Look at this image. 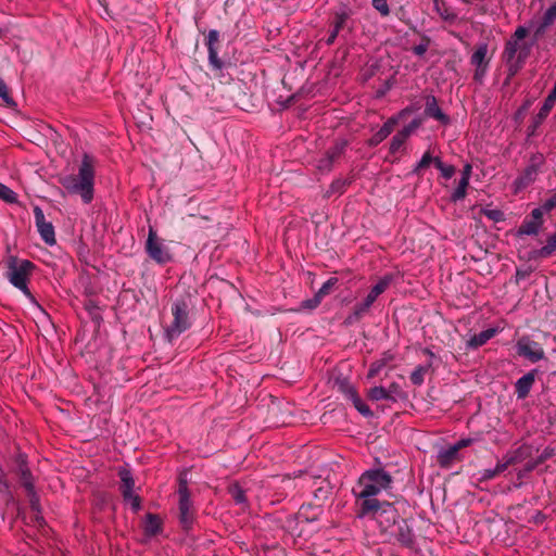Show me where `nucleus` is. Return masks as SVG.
Returning a JSON list of instances; mask_svg holds the SVG:
<instances>
[{
  "mask_svg": "<svg viewBox=\"0 0 556 556\" xmlns=\"http://www.w3.org/2000/svg\"><path fill=\"white\" fill-rule=\"evenodd\" d=\"M392 483V476L382 468L364 471L353 488V494L356 498L357 517H367L371 509L382 503L377 498V495L382 491L391 489Z\"/></svg>",
  "mask_w": 556,
  "mask_h": 556,
  "instance_id": "f257e3e1",
  "label": "nucleus"
},
{
  "mask_svg": "<svg viewBox=\"0 0 556 556\" xmlns=\"http://www.w3.org/2000/svg\"><path fill=\"white\" fill-rule=\"evenodd\" d=\"M61 185L72 194H79L84 203L93 199L94 160L89 154L83 155L77 175H67L60 180Z\"/></svg>",
  "mask_w": 556,
  "mask_h": 556,
  "instance_id": "f03ea898",
  "label": "nucleus"
},
{
  "mask_svg": "<svg viewBox=\"0 0 556 556\" xmlns=\"http://www.w3.org/2000/svg\"><path fill=\"white\" fill-rule=\"evenodd\" d=\"M190 295L177 298L170 307L173 315L172 323L165 329L166 338L169 342L176 340L181 333L192 326Z\"/></svg>",
  "mask_w": 556,
  "mask_h": 556,
  "instance_id": "7ed1b4c3",
  "label": "nucleus"
},
{
  "mask_svg": "<svg viewBox=\"0 0 556 556\" xmlns=\"http://www.w3.org/2000/svg\"><path fill=\"white\" fill-rule=\"evenodd\" d=\"M35 268V264L28 260L9 256L5 262V278L27 298L33 299L27 282Z\"/></svg>",
  "mask_w": 556,
  "mask_h": 556,
  "instance_id": "20e7f679",
  "label": "nucleus"
},
{
  "mask_svg": "<svg viewBox=\"0 0 556 556\" xmlns=\"http://www.w3.org/2000/svg\"><path fill=\"white\" fill-rule=\"evenodd\" d=\"M391 283V277L386 276L381 278L369 291L366 298L357 303L352 313L346 317L345 324L353 325L359 321L370 309L377 298L382 294Z\"/></svg>",
  "mask_w": 556,
  "mask_h": 556,
  "instance_id": "39448f33",
  "label": "nucleus"
},
{
  "mask_svg": "<svg viewBox=\"0 0 556 556\" xmlns=\"http://www.w3.org/2000/svg\"><path fill=\"white\" fill-rule=\"evenodd\" d=\"M376 520L380 531L388 534L396 523L400 521L401 514L400 508L395 506V503L382 501L376 508L371 509L369 515Z\"/></svg>",
  "mask_w": 556,
  "mask_h": 556,
  "instance_id": "423d86ee",
  "label": "nucleus"
},
{
  "mask_svg": "<svg viewBox=\"0 0 556 556\" xmlns=\"http://www.w3.org/2000/svg\"><path fill=\"white\" fill-rule=\"evenodd\" d=\"M148 256L160 265L167 264L172 261V254L164 241L159 238L156 230L149 228L148 238L144 244Z\"/></svg>",
  "mask_w": 556,
  "mask_h": 556,
  "instance_id": "0eeeda50",
  "label": "nucleus"
},
{
  "mask_svg": "<svg viewBox=\"0 0 556 556\" xmlns=\"http://www.w3.org/2000/svg\"><path fill=\"white\" fill-rule=\"evenodd\" d=\"M389 540L394 539L401 545L405 547H413L415 544V534L412 527L408 525L407 519L401 518L396 523L395 528L391 530L388 534Z\"/></svg>",
  "mask_w": 556,
  "mask_h": 556,
  "instance_id": "6e6552de",
  "label": "nucleus"
},
{
  "mask_svg": "<svg viewBox=\"0 0 556 556\" xmlns=\"http://www.w3.org/2000/svg\"><path fill=\"white\" fill-rule=\"evenodd\" d=\"M516 348L518 355L526 357L531 363L539 362L545 357L542 345L528 338H521L518 340Z\"/></svg>",
  "mask_w": 556,
  "mask_h": 556,
  "instance_id": "1a4fd4ad",
  "label": "nucleus"
},
{
  "mask_svg": "<svg viewBox=\"0 0 556 556\" xmlns=\"http://www.w3.org/2000/svg\"><path fill=\"white\" fill-rule=\"evenodd\" d=\"M34 217L37 230L45 243L53 245L55 243V233L53 225L46 219L43 211L39 206H35Z\"/></svg>",
  "mask_w": 556,
  "mask_h": 556,
  "instance_id": "9d476101",
  "label": "nucleus"
},
{
  "mask_svg": "<svg viewBox=\"0 0 556 556\" xmlns=\"http://www.w3.org/2000/svg\"><path fill=\"white\" fill-rule=\"evenodd\" d=\"M205 45L208 51V63L213 70L220 71L224 67V62L218 58L219 49V33L218 30L212 29L208 31L205 40Z\"/></svg>",
  "mask_w": 556,
  "mask_h": 556,
  "instance_id": "9b49d317",
  "label": "nucleus"
},
{
  "mask_svg": "<svg viewBox=\"0 0 556 556\" xmlns=\"http://www.w3.org/2000/svg\"><path fill=\"white\" fill-rule=\"evenodd\" d=\"M544 157L542 154H534L530 159L529 165L523 169L522 174L518 177L517 184L520 187H527L534 181L540 166L543 164Z\"/></svg>",
  "mask_w": 556,
  "mask_h": 556,
  "instance_id": "f8f14e48",
  "label": "nucleus"
},
{
  "mask_svg": "<svg viewBox=\"0 0 556 556\" xmlns=\"http://www.w3.org/2000/svg\"><path fill=\"white\" fill-rule=\"evenodd\" d=\"M179 521L185 531L192 528L194 510L190 496H179Z\"/></svg>",
  "mask_w": 556,
  "mask_h": 556,
  "instance_id": "ddd939ff",
  "label": "nucleus"
},
{
  "mask_svg": "<svg viewBox=\"0 0 556 556\" xmlns=\"http://www.w3.org/2000/svg\"><path fill=\"white\" fill-rule=\"evenodd\" d=\"M424 113L427 117L433 118L443 125H447L451 121L448 115L440 109L437 98L432 94L426 97Z\"/></svg>",
  "mask_w": 556,
  "mask_h": 556,
  "instance_id": "4468645a",
  "label": "nucleus"
},
{
  "mask_svg": "<svg viewBox=\"0 0 556 556\" xmlns=\"http://www.w3.org/2000/svg\"><path fill=\"white\" fill-rule=\"evenodd\" d=\"M538 370L532 369L522 377H520L515 383V392L518 399H526L535 381V375Z\"/></svg>",
  "mask_w": 556,
  "mask_h": 556,
  "instance_id": "2eb2a0df",
  "label": "nucleus"
},
{
  "mask_svg": "<svg viewBox=\"0 0 556 556\" xmlns=\"http://www.w3.org/2000/svg\"><path fill=\"white\" fill-rule=\"evenodd\" d=\"M350 18V14L346 11L337 12L333 16V21L331 23L332 30L326 39L327 46H332L339 35V33L344 29L348 20Z\"/></svg>",
  "mask_w": 556,
  "mask_h": 556,
  "instance_id": "dca6fc26",
  "label": "nucleus"
},
{
  "mask_svg": "<svg viewBox=\"0 0 556 556\" xmlns=\"http://www.w3.org/2000/svg\"><path fill=\"white\" fill-rule=\"evenodd\" d=\"M321 514V504L313 505H302L296 514V519L299 522H314L319 519V516Z\"/></svg>",
  "mask_w": 556,
  "mask_h": 556,
  "instance_id": "f3484780",
  "label": "nucleus"
},
{
  "mask_svg": "<svg viewBox=\"0 0 556 556\" xmlns=\"http://www.w3.org/2000/svg\"><path fill=\"white\" fill-rule=\"evenodd\" d=\"M118 477L121 479L119 491L124 497H130L134 494L135 489V480L130 469L121 467L118 469Z\"/></svg>",
  "mask_w": 556,
  "mask_h": 556,
  "instance_id": "a211bd4d",
  "label": "nucleus"
},
{
  "mask_svg": "<svg viewBox=\"0 0 556 556\" xmlns=\"http://www.w3.org/2000/svg\"><path fill=\"white\" fill-rule=\"evenodd\" d=\"M437 459L441 467L450 468L453 464L460 459L459 451L454 444L450 445L446 448L439 451Z\"/></svg>",
  "mask_w": 556,
  "mask_h": 556,
  "instance_id": "6ab92c4d",
  "label": "nucleus"
},
{
  "mask_svg": "<svg viewBox=\"0 0 556 556\" xmlns=\"http://www.w3.org/2000/svg\"><path fill=\"white\" fill-rule=\"evenodd\" d=\"M397 124V119L395 117L389 118L382 127L371 136L368 140V146L376 147L381 143L384 139H387L392 131L394 130L395 125Z\"/></svg>",
  "mask_w": 556,
  "mask_h": 556,
  "instance_id": "aec40b11",
  "label": "nucleus"
},
{
  "mask_svg": "<svg viewBox=\"0 0 556 556\" xmlns=\"http://www.w3.org/2000/svg\"><path fill=\"white\" fill-rule=\"evenodd\" d=\"M162 532V520L155 514H147L143 523V533L148 538L155 536Z\"/></svg>",
  "mask_w": 556,
  "mask_h": 556,
  "instance_id": "412c9836",
  "label": "nucleus"
},
{
  "mask_svg": "<svg viewBox=\"0 0 556 556\" xmlns=\"http://www.w3.org/2000/svg\"><path fill=\"white\" fill-rule=\"evenodd\" d=\"M497 333L496 328H489L480 333L473 334L468 341H467V349L476 350L482 345H484L489 340H491L495 334Z\"/></svg>",
  "mask_w": 556,
  "mask_h": 556,
  "instance_id": "4be33fe9",
  "label": "nucleus"
},
{
  "mask_svg": "<svg viewBox=\"0 0 556 556\" xmlns=\"http://www.w3.org/2000/svg\"><path fill=\"white\" fill-rule=\"evenodd\" d=\"M532 43L518 42L517 61L515 65H510V76L516 75L523 66L526 60L530 55Z\"/></svg>",
  "mask_w": 556,
  "mask_h": 556,
  "instance_id": "5701e85b",
  "label": "nucleus"
},
{
  "mask_svg": "<svg viewBox=\"0 0 556 556\" xmlns=\"http://www.w3.org/2000/svg\"><path fill=\"white\" fill-rule=\"evenodd\" d=\"M17 473L20 477V482L24 486L26 492L35 490L33 475L24 459H21L18 464Z\"/></svg>",
  "mask_w": 556,
  "mask_h": 556,
  "instance_id": "b1692460",
  "label": "nucleus"
},
{
  "mask_svg": "<svg viewBox=\"0 0 556 556\" xmlns=\"http://www.w3.org/2000/svg\"><path fill=\"white\" fill-rule=\"evenodd\" d=\"M517 53H518V42L517 40H509L506 42L503 58L506 62V65L508 67V73L510 74V65H515L517 61Z\"/></svg>",
  "mask_w": 556,
  "mask_h": 556,
  "instance_id": "393cba45",
  "label": "nucleus"
},
{
  "mask_svg": "<svg viewBox=\"0 0 556 556\" xmlns=\"http://www.w3.org/2000/svg\"><path fill=\"white\" fill-rule=\"evenodd\" d=\"M530 456V447L520 446L517 450L505 455L509 466H514L525 462Z\"/></svg>",
  "mask_w": 556,
  "mask_h": 556,
  "instance_id": "a878e982",
  "label": "nucleus"
},
{
  "mask_svg": "<svg viewBox=\"0 0 556 556\" xmlns=\"http://www.w3.org/2000/svg\"><path fill=\"white\" fill-rule=\"evenodd\" d=\"M346 142H337L333 147L329 148L325 155V162H328L329 169L332 168L333 163L341 157L344 152Z\"/></svg>",
  "mask_w": 556,
  "mask_h": 556,
  "instance_id": "bb28decb",
  "label": "nucleus"
},
{
  "mask_svg": "<svg viewBox=\"0 0 556 556\" xmlns=\"http://www.w3.org/2000/svg\"><path fill=\"white\" fill-rule=\"evenodd\" d=\"M393 359V355L390 352L383 353L382 357L374 362L368 370V378H374L380 374V371Z\"/></svg>",
  "mask_w": 556,
  "mask_h": 556,
  "instance_id": "cd10ccee",
  "label": "nucleus"
},
{
  "mask_svg": "<svg viewBox=\"0 0 556 556\" xmlns=\"http://www.w3.org/2000/svg\"><path fill=\"white\" fill-rule=\"evenodd\" d=\"M486 54H488V46L485 43L478 46L470 58V63L475 66L489 65V60H486Z\"/></svg>",
  "mask_w": 556,
  "mask_h": 556,
  "instance_id": "c85d7f7f",
  "label": "nucleus"
},
{
  "mask_svg": "<svg viewBox=\"0 0 556 556\" xmlns=\"http://www.w3.org/2000/svg\"><path fill=\"white\" fill-rule=\"evenodd\" d=\"M541 226L539 222L526 217L518 229V233L528 236L538 235Z\"/></svg>",
  "mask_w": 556,
  "mask_h": 556,
  "instance_id": "c756f323",
  "label": "nucleus"
},
{
  "mask_svg": "<svg viewBox=\"0 0 556 556\" xmlns=\"http://www.w3.org/2000/svg\"><path fill=\"white\" fill-rule=\"evenodd\" d=\"M556 250V231L547 238L546 244L542 247L536 255L539 257H548Z\"/></svg>",
  "mask_w": 556,
  "mask_h": 556,
  "instance_id": "7c9ffc66",
  "label": "nucleus"
},
{
  "mask_svg": "<svg viewBox=\"0 0 556 556\" xmlns=\"http://www.w3.org/2000/svg\"><path fill=\"white\" fill-rule=\"evenodd\" d=\"M338 389L348 401H351L358 394L356 389L348 380L338 381Z\"/></svg>",
  "mask_w": 556,
  "mask_h": 556,
  "instance_id": "2f4dec72",
  "label": "nucleus"
},
{
  "mask_svg": "<svg viewBox=\"0 0 556 556\" xmlns=\"http://www.w3.org/2000/svg\"><path fill=\"white\" fill-rule=\"evenodd\" d=\"M0 100L8 108H13L16 105L15 101L10 94L9 87L4 83V80L0 77Z\"/></svg>",
  "mask_w": 556,
  "mask_h": 556,
  "instance_id": "473e14b6",
  "label": "nucleus"
},
{
  "mask_svg": "<svg viewBox=\"0 0 556 556\" xmlns=\"http://www.w3.org/2000/svg\"><path fill=\"white\" fill-rule=\"evenodd\" d=\"M468 186H469V181L460 178L457 188L451 194V201L458 202V201H462L463 199H465V197L467 194Z\"/></svg>",
  "mask_w": 556,
  "mask_h": 556,
  "instance_id": "72a5a7b5",
  "label": "nucleus"
},
{
  "mask_svg": "<svg viewBox=\"0 0 556 556\" xmlns=\"http://www.w3.org/2000/svg\"><path fill=\"white\" fill-rule=\"evenodd\" d=\"M368 397L371 400V401H390L391 399V395L388 394L387 392V389L379 386V387H374L371 388L369 391H368Z\"/></svg>",
  "mask_w": 556,
  "mask_h": 556,
  "instance_id": "f704fd0d",
  "label": "nucleus"
},
{
  "mask_svg": "<svg viewBox=\"0 0 556 556\" xmlns=\"http://www.w3.org/2000/svg\"><path fill=\"white\" fill-rule=\"evenodd\" d=\"M428 372L427 366H417L415 370L410 374V381L415 386H421L425 381V376Z\"/></svg>",
  "mask_w": 556,
  "mask_h": 556,
  "instance_id": "c9c22d12",
  "label": "nucleus"
},
{
  "mask_svg": "<svg viewBox=\"0 0 556 556\" xmlns=\"http://www.w3.org/2000/svg\"><path fill=\"white\" fill-rule=\"evenodd\" d=\"M353 406L357 409L359 414L364 417H371L374 415L372 410L369 408L367 404L363 402V400L357 394L354 399L351 400Z\"/></svg>",
  "mask_w": 556,
  "mask_h": 556,
  "instance_id": "e433bc0d",
  "label": "nucleus"
},
{
  "mask_svg": "<svg viewBox=\"0 0 556 556\" xmlns=\"http://www.w3.org/2000/svg\"><path fill=\"white\" fill-rule=\"evenodd\" d=\"M435 159L437 157L431 156L430 152H426L416 167L413 169V174L421 175V170L427 168L431 163L434 164Z\"/></svg>",
  "mask_w": 556,
  "mask_h": 556,
  "instance_id": "4c0bfd02",
  "label": "nucleus"
},
{
  "mask_svg": "<svg viewBox=\"0 0 556 556\" xmlns=\"http://www.w3.org/2000/svg\"><path fill=\"white\" fill-rule=\"evenodd\" d=\"M434 166L441 172L442 176L450 179L455 174V167L453 165H445L440 159H435Z\"/></svg>",
  "mask_w": 556,
  "mask_h": 556,
  "instance_id": "58836bf2",
  "label": "nucleus"
},
{
  "mask_svg": "<svg viewBox=\"0 0 556 556\" xmlns=\"http://www.w3.org/2000/svg\"><path fill=\"white\" fill-rule=\"evenodd\" d=\"M483 215L492 222L498 223L505 220V214L503 211L497 208H483Z\"/></svg>",
  "mask_w": 556,
  "mask_h": 556,
  "instance_id": "ea45409f",
  "label": "nucleus"
},
{
  "mask_svg": "<svg viewBox=\"0 0 556 556\" xmlns=\"http://www.w3.org/2000/svg\"><path fill=\"white\" fill-rule=\"evenodd\" d=\"M178 495L179 496H190V492L188 489V472H181L178 479Z\"/></svg>",
  "mask_w": 556,
  "mask_h": 556,
  "instance_id": "a19ab883",
  "label": "nucleus"
},
{
  "mask_svg": "<svg viewBox=\"0 0 556 556\" xmlns=\"http://www.w3.org/2000/svg\"><path fill=\"white\" fill-rule=\"evenodd\" d=\"M229 493L232 497V500L237 503V504H244L245 501H247V497H245V492L244 490L239 486V485H232L230 489H229Z\"/></svg>",
  "mask_w": 556,
  "mask_h": 556,
  "instance_id": "79ce46f5",
  "label": "nucleus"
},
{
  "mask_svg": "<svg viewBox=\"0 0 556 556\" xmlns=\"http://www.w3.org/2000/svg\"><path fill=\"white\" fill-rule=\"evenodd\" d=\"M543 462H545V457H538L535 460H528L523 468L518 472V477L522 478L525 475L534 470Z\"/></svg>",
  "mask_w": 556,
  "mask_h": 556,
  "instance_id": "37998d69",
  "label": "nucleus"
},
{
  "mask_svg": "<svg viewBox=\"0 0 556 556\" xmlns=\"http://www.w3.org/2000/svg\"><path fill=\"white\" fill-rule=\"evenodd\" d=\"M0 199L5 201L7 203H13L16 201V193L12 189L0 182Z\"/></svg>",
  "mask_w": 556,
  "mask_h": 556,
  "instance_id": "c03bdc74",
  "label": "nucleus"
},
{
  "mask_svg": "<svg viewBox=\"0 0 556 556\" xmlns=\"http://www.w3.org/2000/svg\"><path fill=\"white\" fill-rule=\"evenodd\" d=\"M338 283V278L330 277L327 281L323 283L319 290L316 292L321 299L329 294L333 287Z\"/></svg>",
  "mask_w": 556,
  "mask_h": 556,
  "instance_id": "a18cd8bd",
  "label": "nucleus"
},
{
  "mask_svg": "<svg viewBox=\"0 0 556 556\" xmlns=\"http://www.w3.org/2000/svg\"><path fill=\"white\" fill-rule=\"evenodd\" d=\"M429 45H430V38L428 36L424 35L421 37L420 43L413 47V53L417 56H422L427 52Z\"/></svg>",
  "mask_w": 556,
  "mask_h": 556,
  "instance_id": "49530a36",
  "label": "nucleus"
},
{
  "mask_svg": "<svg viewBox=\"0 0 556 556\" xmlns=\"http://www.w3.org/2000/svg\"><path fill=\"white\" fill-rule=\"evenodd\" d=\"M371 4L375 10H377L382 17H387L390 15V8L387 0H372Z\"/></svg>",
  "mask_w": 556,
  "mask_h": 556,
  "instance_id": "de8ad7c7",
  "label": "nucleus"
},
{
  "mask_svg": "<svg viewBox=\"0 0 556 556\" xmlns=\"http://www.w3.org/2000/svg\"><path fill=\"white\" fill-rule=\"evenodd\" d=\"M28 501H29V507L33 513H40L41 507L39 503V497L35 490L27 492Z\"/></svg>",
  "mask_w": 556,
  "mask_h": 556,
  "instance_id": "09e8293b",
  "label": "nucleus"
},
{
  "mask_svg": "<svg viewBox=\"0 0 556 556\" xmlns=\"http://www.w3.org/2000/svg\"><path fill=\"white\" fill-rule=\"evenodd\" d=\"M348 186V181L343 179H337L331 182L328 193H338L342 194L345 191V188Z\"/></svg>",
  "mask_w": 556,
  "mask_h": 556,
  "instance_id": "8fccbe9b",
  "label": "nucleus"
},
{
  "mask_svg": "<svg viewBox=\"0 0 556 556\" xmlns=\"http://www.w3.org/2000/svg\"><path fill=\"white\" fill-rule=\"evenodd\" d=\"M321 300L323 299L316 293L312 299H307L301 302V309L312 311L320 304Z\"/></svg>",
  "mask_w": 556,
  "mask_h": 556,
  "instance_id": "3c124183",
  "label": "nucleus"
},
{
  "mask_svg": "<svg viewBox=\"0 0 556 556\" xmlns=\"http://www.w3.org/2000/svg\"><path fill=\"white\" fill-rule=\"evenodd\" d=\"M387 389L388 394L391 395L390 401L395 402L397 397H403V391L399 383L392 382Z\"/></svg>",
  "mask_w": 556,
  "mask_h": 556,
  "instance_id": "603ef678",
  "label": "nucleus"
},
{
  "mask_svg": "<svg viewBox=\"0 0 556 556\" xmlns=\"http://www.w3.org/2000/svg\"><path fill=\"white\" fill-rule=\"evenodd\" d=\"M553 24L549 23L544 17L541 18L540 24L538 25L536 29L534 30L533 37L535 40L541 38L547 30L548 27H551Z\"/></svg>",
  "mask_w": 556,
  "mask_h": 556,
  "instance_id": "864d4df0",
  "label": "nucleus"
},
{
  "mask_svg": "<svg viewBox=\"0 0 556 556\" xmlns=\"http://www.w3.org/2000/svg\"><path fill=\"white\" fill-rule=\"evenodd\" d=\"M553 24L549 23L544 17L541 18L540 24L538 25L536 29L534 30L533 37L535 40L541 38L547 30L548 27H551Z\"/></svg>",
  "mask_w": 556,
  "mask_h": 556,
  "instance_id": "5fc2aeb1",
  "label": "nucleus"
},
{
  "mask_svg": "<svg viewBox=\"0 0 556 556\" xmlns=\"http://www.w3.org/2000/svg\"><path fill=\"white\" fill-rule=\"evenodd\" d=\"M405 141L406 140L402 136L395 134L390 142V152L395 154L402 148Z\"/></svg>",
  "mask_w": 556,
  "mask_h": 556,
  "instance_id": "6e6d98bb",
  "label": "nucleus"
},
{
  "mask_svg": "<svg viewBox=\"0 0 556 556\" xmlns=\"http://www.w3.org/2000/svg\"><path fill=\"white\" fill-rule=\"evenodd\" d=\"M331 489L328 485L319 486L315 490L314 496L318 502H325L329 497Z\"/></svg>",
  "mask_w": 556,
  "mask_h": 556,
  "instance_id": "4d7b16f0",
  "label": "nucleus"
},
{
  "mask_svg": "<svg viewBox=\"0 0 556 556\" xmlns=\"http://www.w3.org/2000/svg\"><path fill=\"white\" fill-rule=\"evenodd\" d=\"M488 67H489V65L476 66V70H475V73H473V79L477 83L481 84L483 81V78H484V76L486 74Z\"/></svg>",
  "mask_w": 556,
  "mask_h": 556,
  "instance_id": "13d9d810",
  "label": "nucleus"
},
{
  "mask_svg": "<svg viewBox=\"0 0 556 556\" xmlns=\"http://www.w3.org/2000/svg\"><path fill=\"white\" fill-rule=\"evenodd\" d=\"M549 23L554 24L556 21V1L551 4V7L545 11L543 16Z\"/></svg>",
  "mask_w": 556,
  "mask_h": 556,
  "instance_id": "bf43d9fd",
  "label": "nucleus"
},
{
  "mask_svg": "<svg viewBox=\"0 0 556 556\" xmlns=\"http://www.w3.org/2000/svg\"><path fill=\"white\" fill-rule=\"evenodd\" d=\"M124 501L130 502L131 509L134 511H138L141 508V498L135 493L130 495V497H124Z\"/></svg>",
  "mask_w": 556,
  "mask_h": 556,
  "instance_id": "052dcab7",
  "label": "nucleus"
},
{
  "mask_svg": "<svg viewBox=\"0 0 556 556\" xmlns=\"http://www.w3.org/2000/svg\"><path fill=\"white\" fill-rule=\"evenodd\" d=\"M556 207V192L553 193L548 199H546L543 204H542V208L545 211V212H549L552 211L553 208Z\"/></svg>",
  "mask_w": 556,
  "mask_h": 556,
  "instance_id": "680f3d73",
  "label": "nucleus"
},
{
  "mask_svg": "<svg viewBox=\"0 0 556 556\" xmlns=\"http://www.w3.org/2000/svg\"><path fill=\"white\" fill-rule=\"evenodd\" d=\"M528 35V29L523 26H519L515 33H514V36H513V39L511 40H517V42L521 41L522 39H525Z\"/></svg>",
  "mask_w": 556,
  "mask_h": 556,
  "instance_id": "e2e57ef3",
  "label": "nucleus"
},
{
  "mask_svg": "<svg viewBox=\"0 0 556 556\" xmlns=\"http://www.w3.org/2000/svg\"><path fill=\"white\" fill-rule=\"evenodd\" d=\"M543 212H545L542 206L536 207L531 212V216L529 218L539 222L541 225L543 224Z\"/></svg>",
  "mask_w": 556,
  "mask_h": 556,
  "instance_id": "0e129e2a",
  "label": "nucleus"
},
{
  "mask_svg": "<svg viewBox=\"0 0 556 556\" xmlns=\"http://www.w3.org/2000/svg\"><path fill=\"white\" fill-rule=\"evenodd\" d=\"M509 467V464L507 463L506 457L504 456L501 462H498L494 468L495 473L498 476L503 471H505Z\"/></svg>",
  "mask_w": 556,
  "mask_h": 556,
  "instance_id": "69168bd1",
  "label": "nucleus"
},
{
  "mask_svg": "<svg viewBox=\"0 0 556 556\" xmlns=\"http://www.w3.org/2000/svg\"><path fill=\"white\" fill-rule=\"evenodd\" d=\"M480 475H481L480 480H482V481L492 480L495 477H497L494 469H484L480 472Z\"/></svg>",
  "mask_w": 556,
  "mask_h": 556,
  "instance_id": "338daca9",
  "label": "nucleus"
},
{
  "mask_svg": "<svg viewBox=\"0 0 556 556\" xmlns=\"http://www.w3.org/2000/svg\"><path fill=\"white\" fill-rule=\"evenodd\" d=\"M531 273H532L531 268H527V269H519L518 268L517 271H516L517 281L523 280V279L528 278Z\"/></svg>",
  "mask_w": 556,
  "mask_h": 556,
  "instance_id": "774afa93",
  "label": "nucleus"
}]
</instances>
